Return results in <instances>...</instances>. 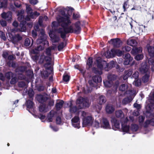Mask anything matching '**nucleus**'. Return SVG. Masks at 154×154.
<instances>
[{
  "mask_svg": "<svg viewBox=\"0 0 154 154\" xmlns=\"http://www.w3.org/2000/svg\"><path fill=\"white\" fill-rule=\"evenodd\" d=\"M57 22L54 21L52 22V26L53 29H56V28L58 25H61L62 28H59L57 30L58 33L61 34V37L64 38L66 37V33L74 32L78 34L81 31L80 22L78 21L74 24L70 26H68L71 23L70 19V14L62 15V16H58L57 17Z\"/></svg>",
  "mask_w": 154,
  "mask_h": 154,
  "instance_id": "f257e3e1",
  "label": "nucleus"
},
{
  "mask_svg": "<svg viewBox=\"0 0 154 154\" xmlns=\"http://www.w3.org/2000/svg\"><path fill=\"white\" fill-rule=\"evenodd\" d=\"M49 35L51 39L53 46L49 47L47 48L45 51V54L48 56L45 57L44 54H43L40 56L39 62L42 63L45 60L46 63L45 65V66L47 67L48 66L50 65L51 63V58L50 56L51 54V51L54 50L56 48V44L55 43L58 42L60 39V38L56 35H54L52 32H50L49 33Z\"/></svg>",
  "mask_w": 154,
  "mask_h": 154,
  "instance_id": "f03ea898",
  "label": "nucleus"
},
{
  "mask_svg": "<svg viewBox=\"0 0 154 154\" xmlns=\"http://www.w3.org/2000/svg\"><path fill=\"white\" fill-rule=\"evenodd\" d=\"M24 12V10L23 9L18 11L17 16L18 20L20 21V24L19 26L20 28H19L18 29L16 30V31H25L26 30V21L30 20V18H35L40 15V14L37 11H35L34 12H32L30 15L27 16L24 19L23 15Z\"/></svg>",
  "mask_w": 154,
  "mask_h": 154,
  "instance_id": "7ed1b4c3",
  "label": "nucleus"
},
{
  "mask_svg": "<svg viewBox=\"0 0 154 154\" xmlns=\"http://www.w3.org/2000/svg\"><path fill=\"white\" fill-rule=\"evenodd\" d=\"M146 103H148L146 107L147 110L146 115L147 117L151 118L154 116V91L152 97H149Z\"/></svg>",
  "mask_w": 154,
  "mask_h": 154,
  "instance_id": "20e7f679",
  "label": "nucleus"
},
{
  "mask_svg": "<svg viewBox=\"0 0 154 154\" xmlns=\"http://www.w3.org/2000/svg\"><path fill=\"white\" fill-rule=\"evenodd\" d=\"M149 68V66L145 63H142L139 68L140 71L141 73H146L143 76L142 79V81L144 83L147 82L149 80V75L148 72Z\"/></svg>",
  "mask_w": 154,
  "mask_h": 154,
  "instance_id": "39448f33",
  "label": "nucleus"
},
{
  "mask_svg": "<svg viewBox=\"0 0 154 154\" xmlns=\"http://www.w3.org/2000/svg\"><path fill=\"white\" fill-rule=\"evenodd\" d=\"M76 104L79 109H81L84 107H88L89 106L88 99L86 98H84L81 97L77 99Z\"/></svg>",
  "mask_w": 154,
  "mask_h": 154,
  "instance_id": "423d86ee",
  "label": "nucleus"
},
{
  "mask_svg": "<svg viewBox=\"0 0 154 154\" xmlns=\"http://www.w3.org/2000/svg\"><path fill=\"white\" fill-rule=\"evenodd\" d=\"M105 53L106 57L108 58L114 57L116 55L119 57L121 56L123 54L122 51L115 49H113L111 51H108Z\"/></svg>",
  "mask_w": 154,
  "mask_h": 154,
  "instance_id": "0eeeda50",
  "label": "nucleus"
},
{
  "mask_svg": "<svg viewBox=\"0 0 154 154\" xmlns=\"http://www.w3.org/2000/svg\"><path fill=\"white\" fill-rule=\"evenodd\" d=\"M47 36L45 34L44 31L42 29L40 31L39 37L37 40V44H42L45 45L48 44V42L46 40Z\"/></svg>",
  "mask_w": 154,
  "mask_h": 154,
  "instance_id": "6e6552de",
  "label": "nucleus"
},
{
  "mask_svg": "<svg viewBox=\"0 0 154 154\" xmlns=\"http://www.w3.org/2000/svg\"><path fill=\"white\" fill-rule=\"evenodd\" d=\"M136 91L134 90L127 91V94L130 95L129 97L124 98L122 101V103L124 104H126L131 101L134 97L136 94Z\"/></svg>",
  "mask_w": 154,
  "mask_h": 154,
  "instance_id": "1a4fd4ad",
  "label": "nucleus"
},
{
  "mask_svg": "<svg viewBox=\"0 0 154 154\" xmlns=\"http://www.w3.org/2000/svg\"><path fill=\"white\" fill-rule=\"evenodd\" d=\"M129 120L127 117H126L124 120L122 122V129L123 132L131 134L130 128L127 124Z\"/></svg>",
  "mask_w": 154,
  "mask_h": 154,
  "instance_id": "9d476101",
  "label": "nucleus"
},
{
  "mask_svg": "<svg viewBox=\"0 0 154 154\" xmlns=\"http://www.w3.org/2000/svg\"><path fill=\"white\" fill-rule=\"evenodd\" d=\"M100 127L105 129H111V126L108 120L105 118H103L100 120Z\"/></svg>",
  "mask_w": 154,
  "mask_h": 154,
  "instance_id": "9b49d317",
  "label": "nucleus"
},
{
  "mask_svg": "<svg viewBox=\"0 0 154 154\" xmlns=\"http://www.w3.org/2000/svg\"><path fill=\"white\" fill-rule=\"evenodd\" d=\"M115 75H109L108 76V80L103 81L104 85L106 87H111L113 84L112 80H114Z\"/></svg>",
  "mask_w": 154,
  "mask_h": 154,
  "instance_id": "f8f14e48",
  "label": "nucleus"
},
{
  "mask_svg": "<svg viewBox=\"0 0 154 154\" xmlns=\"http://www.w3.org/2000/svg\"><path fill=\"white\" fill-rule=\"evenodd\" d=\"M93 119L91 116H88L82 119V126L85 127L88 125H91L93 121Z\"/></svg>",
  "mask_w": 154,
  "mask_h": 154,
  "instance_id": "ddd939ff",
  "label": "nucleus"
},
{
  "mask_svg": "<svg viewBox=\"0 0 154 154\" xmlns=\"http://www.w3.org/2000/svg\"><path fill=\"white\" fill-rule=\"evenodd\" d=\"M72 125L75 128L79 129L80 127V121L79 116H75L71 119Z\"/></svg>",
  "mask_w": 154,
  "mask_h": 154,
  "instance_id": "4468645a",
  "label": "nucleus"
},
{
  "mask_svg": "<svg viewBox=\"0 0 154 154\" xmlns=\"http://www.w3.org/2000/svg\"><path fill=\"white\" fill-rule=\"evenodd\" d=\"M8 36L10 40L14 44H15L22 40V37L19 34H17L14 36L11 33H8Z\"/></svg>",
  "mask_w": 154,
  "mask_h": 154,
  "instance_id": "2eb2a0df",
  "label": "nucleus"
},
{
  "mask_svg": "<svg viewBox=\"0 0 154 154\" xmlns=\"http://www.w3.org/2000/svg\"><path fill=\"white\" fill-rule=\"evenodd\" d=\"M109 42L110 44H112L114 46L116 47H119L122 45L121 41L119 38L111 39Z\"/></svg>",
  "mask_w": 154,
  "mask_h": 154,
  "instance_id": "dca6fc26",
  "label": "nucleus"
},
{
  "mask_svg": "<svg viewBox=\"0 0 154 154\" xmlns=\"http://www.w3.org/2000/svg\"><path fill=\"white\" fill-rule=\"evenodd\" d=\"M111 122L112 124V128L114 130H117L120 129V124L119 122L116 119L113 118L112 119Z\"/></svg>",
  "mask_w": 154,
  "mask_h": 154,
  "instance_id": "f3484780",
  "label": "nucleus"
},
{
  "mask_svg": "<svg viewBox=\"0 0 154 154\" xmlns=\"http://www.w3.org/2000/svg\"><path fill=\"white\" fill-rule=\"evenodd\" d=\"M125 60L124 64L125 65H128L133 60V58L131 57L130 54L127 53L126 54L124 57Z\"/></svg>",
  "mask_w": 154,
  "mask_h": 154,
  "instance_id": "a211bd4d",
  "label": "nucleus"
},
{
  "mask_svg": "<svg viewBox=\"0 0 154 154\" xmlns=\"http://www.w3.org/2000/svg\"><path fill=\"white\" fill-rule=\"evenodd\" d=\"M95 64H96L98 69L100 70H101L103 69V64L100 57H99L97 58L96 60V62H95Z\"/></svg>",
  "mask_w": 154,
  "mask_h": 154,
  "instance_id": "6ab92c4d",
  "label": "nucleus"
},
{
  "mask_svg": "<svg viewBox=\"0 0 154 154\" xmlns=\"http://www.w3.org/2000/svg\"><path fill=\"white\" fill-rule=\"evenodd\" d=\"M66 105L70 107L69 111L71 113H75L77 110V108L76 106H74L72 107V104L71 102H69L66 103Z\"/></svg>",
  "mask_w": 154,
  "mask_h": 154,
  "instance_id": "aec40b11",
  "label": "nucleus"
},
{
  "mask_svg": "<svg viewBox=\"0 0 154 154\" xmlns=\"http://www.w3.org/2000/svg\"><path fill=\"white\" fill-rule=\"evenodd\" d=\"M39 111L42 112H45L48 110V109L47 105L45 104H42L39 107Z\"/></svg>",
  "mask_w": 154,
  "mask_h": 154,
  "instance_id": "412c9836",
  "label": "nucleus"
},
{
  "mask_svg": "<svg viewBox=\"0 0 154 154\" xmlns=\"http://www.w3.org/2000/svg\"><path fill=\"white\" fill-rule=\"evenodd\" d=\"M154 126V117L152 118L150 120H147L146 121L143 125V127L146 128L149 125Z\"/></svg>",
  "mask_w": 154,
  "mask_h": 154,
  "instance_id": "4be33fe9",
  "label": "nucleus"
},
{
  "mask_svg": "<svg viewBox=\"0 0 154 154\" xmlns=\"http://www.w3.org/2000/svg\"><path fill=\"white\" fill-rule=\"evenodd\" d=\"M119 89L122 91H125L128 90L126 91H131V90H129V87L127 84H122L120 85L119 87Z\"/></svg>",
  "mask_w": 154,
  "mask_h": 154,
  "instance_id": "5701e85b",
  "label": "nucleus"
},
{
  "mask_svg": "<svg viewBox=\"0 0 154 154\" xmlns=\"http://www.w3.org/2000/svg\"><path fill=\"white\" fill-rule=\"evenodd\" d=\"M2 17L8 20H10L11 18V14L10 12L3 13L2 14Z\"/></svg>",
  "mask_w": 154,
  "mask_h": 154,
  "instance_id": "b1692460",
  "label": "nucleus"
},
{
  "mask_svg": "<svg viewBox=\"0 0 154 154\" xmlns=\"http://www.w3.org/2000/svg\"><path fill=\"white\" fill-rule=\"evenodd\" d=\"M116 115L117 118H119L124 120V119H123L124 117V114L122 110H120L116 111Z\"/></svg>",
  "mask_w": 154,
  "mask_h": 154,
  "instance_id": "393cba45",
  "label": "nucleus"
},
{
  "mask_svg": "<svg viewBox=\"0 0 154 154\" xmlns=\"http://www.w3.org/2000/svg\"><path fill=\"white\" fill-rule=\"evenodd\" d=\"M106 110L108 113H111L114 110V108L113 106L110 104H107L106 107Z\"/></svg>",
  "mask_w": 154,
  "mask_h": 154,
  "instance_id": "a878e982",
  "label": "nucleus"
},
{
  "mask_svg": "<svg viewBox=\"0 0 154 154\" xmlns=\"http://www.w3.org/2000/svg\"><path fill=\"white\" fill-rule=\"evenodd\" d=\"M127 44L128 45L134 47L137 45V43L135 40L129 38L127 41Z\"/></svg>",
  "mask_w": 154,
  "mask_h": 154,
  "instance_id": "bb28decb",
  "label": "nucleus"
},
{
  "mask_svg": "<svg viewBox=\"0 0 154 154\" xmlns=\"http://www.w3.org/2000/svg\"><path fill=\"white\" fill-rule=\"evenodd\" d=\"M55 112L53 111H51L48 114L47 117V121L48 122H52L53 121V118L54 117L55 114Z\"/></svg>",
  "mask_w": 154,
  "mask_h": 154,
  "instance_id": "cd10ccee",
  "label": "nucleus"
},
{
  "mask_svg": "<svg viewBox=\"0 0 154 154\" xmlns=\"http://www.w3.org/2000/svg\"><path fill=\"white\" fill-rule=\"evenodd\" d=\"M142 51V49L141 48H134L132 49L131 51V53L135 55L137 53H141Z\"/></svg>",
  "mask_w": 154,
  "mask_h": 154,
  "instance_id": "c85d7f7f",
  "label": "nucleus"
},
{
  "mask_svg": "<svg viewBox=\"0 0 154 154\" xmlns=\"http://www.w3.org/2000/svg\"><path fill=\"white\" fill-rule=\"evenodd\" d=\"M44 49L43 46L39 45L36 47L34 49H32V52L34 54L37 53L39 51L43 50Z\"/></svg>",
  "mask_w": 154,
  "mask_h": 154,
  "instance_id": "c756f323",
  "label": "nucleus"
},
{
  "mask_svg": "<svg viewBox=\"0 0 154 154\" xmlns=\"http://www.w3.org/2000/svg\"><path fill=\"white\" fill-rule=\"evenodd\" d=\"M26 5V11L28 14L27 16H29L32 12V10L30 7V5L27 4H25Z\"/></svg>",
  "mask_w": 154,
  "mask_h": 154,
  "instance_id": "7c9ffc66",
  "label": "nucleus"
},
{
  "mask_svg": "<svg viewBox=\"0 0 154 154\" xmlns=\"http://www.w3.org/2000/svg\"><path fill=\"white\" fill-rule=\"evenodd\" d=\"M98 102L100 105H102L106 102L105 97L103 95L100 96L99 97L98 100Z\"/></svg>",
  "mask_w": 154,
  "mask_h": 154,
  "instance_id": "2f4dec72",
  "label": "nucleus"
},
{
  "mask_svg": "<svg viewBox=\"0 0 154 154\" xmlns=\"http://www.w3.org/2000/svg\"><path fill=\"white\" fill-rule=\"evenodd\" d=\"M132 70L131 69H129L128 70L126 71L123 77L124 79L125 80L128 77L131 76L132 74Z\"/></svg>",
  "mask_w": 154,
  "mask_h": 154,
  "instance_id": "473e14b6",
  "label": "nucleus"
},
{
  "mask_svg": "<svg viewBox=\"0 0 154 154\" xmlns=\"http://www.w3.org/2000/svg\"><path fill=\"white\" fill-rule=\"evenodd\" d=\"M36 98L40 103L44 102L46 101L47 99L46 98H45V97L41 95H38L36 97Z\"/></svg>",
  "mask_w": 154,
  "mask_h": 154,
  "instance_id": "72a5a7b5",
  "label": "nucleus"
},
{
  "mask_svg": "<svg viewBox=\"0 0 154 154\" xmlns=\"http://www.w3.org/2000/svg\"><path fill=\"white\" fill-rule=\"evenodd\" d=\"M64 102L63 100H58L57 101L56 106L57 110H59L63 106Z\"/></svg>",
  "mask_w": 154,
  "mask_h": 154,
  "instance_id": "f704fd0d",
  "label": "nucleus"
},
{
  "mask_svg": "<svg viewBox=\"0 0 154 154\" xmlns=\"http://www.w3.org/2000/svg\"><path fill=\"white\" fill-rule=\"evenodd\" d=\"M93 81L95 83L100 82L102 81V78L100 76L96 75L93 78Z\"/></svg>",
  "mask_w": 154,
  "mask_h": 154,
  "instance_id": "c9c22d12",
  "label": "nucleus"
},
{
  "mask_svg": "<svg viewBox=\"0 0 154 154\" xmlns=\"http://www.w3.org/2000/svg\"><path fill=\"white\" fill-rule=\"evenodd\" d=\"M138 126L136 124L131 125L130 127L131 131L132 132L136 131L138 129Z\"/></svg>",
  "mask_w": 154,
  "mask_h": 154,
  "instance_id": "e433bc0d",
  "label": "nucleus"
},
{
  "mask_svg": "<svg viewBox=\"0 0 154 154\" xmlns=\"http://www.w3.org/2000/svg\"><path fill=\"white\" fill-rule=\"evenodd\" d=\"M148 50L150 56L154 57V47L150 46L148 48Z\"/></svg>",
  "mask_w": 154,
  "mask_h": 154,
  "instance_id": "4c0bfd02",
  "label": "nucleus"
},
{
  "mask_svg": "<svg viewBox=\"0 0 154 154\" xmlns=\"http://www.w3.org/2000/svg\"><path fill=\"white\" fill-rule=\"evenodd\" d=\"M26 105L27 108L29 109H32L33 103L32 101L28 100L26 101Z\"/></svg>",
  "mask_w": 154,
  "mask_h": 154,
  "instance_id": "58836bf2",
  "label": "nucleus"
},
{
  "mask_svg": "<svg viewBox=\"0 0 154 154\" xmlns=\"http://www.w3.org/2000/svg\"><path fill=\"white\" fill-rule=\"evenodd\" d=\"M148 62L150 65L151 66V68L152 70H154V59L152 58H150L148 60Z\"/></svg>",
  "mask_w": 154,
  "mask_h": 154,
  "instance_id": "ea45409f",
  "label": "nucleus"
},
{
  "mask_svg": "<svg viewBox=\"0 0 154 154\" xmlns=\"http://www.w3.org/2000/svg\"><path fill=\"white\" fill-rule=\"evenodd\" d=\"M14 74H13L11 72H9L6 73L5 75V77L8 79H10L12 77H13L14 75Z\"/></svg>",
  "mask_w": 154,
  "mask_h": 154,
  "instance_id": "a19ab883",
  "label": "nucleus"
},
{
  "mask_svg": "<svg viewBox=\"0 0 154 154\" xmlns=\"http://www.w3.org/2000/svg\"><path fill=\"white\" fill-rule=\"evenodd\" d=\"M66 45V43L65 42H62L60 43L58 46V50L60 51L62 50Z\"/></svg>",
  "mask_w": 154,
  "mask_h": 154,
  "instance_id": "79ce46f5",
  "label": "nucleus"
},
{
  "mask_svg": "<svg viewBox=\"0 0 154 154\" xmlns=\"http://www.w3.org/2000/svg\"><path fill=\"white\" fill-rule=\"evenodd\" d=\"M93 62V60L92 58L90 57L88 59L87 61V64L89 68H90L92 66Z\"/></svg>",
  "mask_w": 154,
  "mask_h": 154,
  "instance_id": "37998d69",
  "label": "nucleus"
},
{
  "mask_svg": "<svg viewBox=\"0 0 154 154\" xmlns=\"http://www.w3.org/2000/svg\"><path fill=\"white\" fill-rule=\"evenodd\" d=\"M144 117L143 116H140L139 117V122L140 125H143L144 124H143V123L144 120Z\"/></svg>",
  "mask_w": 154,
  "mask_h": 154,
  "instance_id": "c03bdc74",
  "label": "nucleus"
},
{
  "mask_svg": "<svg viewBox=\"0 0 154 154\" xmlns=\"http://www.w3.org/2000/svg\"><path fill=\"white\" fill-rule=\"evenodd\" d=\"M133 85L136 86H138L141 84V82L140 80L135 79L133 82Z\"/></svg>",
  "mask_w": 154,
  "mask_h": 154,
  "instance_id": "a18cd8bd",
  "label": "nucleus"
},
{
  "mask_svg": "<svg viewBox=\"0 0 154 154\" xmlns=\"http://www.w3.org/2000/svg\"><path fill=\"white\" fill-rule=\"evenodd\" d=\"M143 56L142 54H137L135 57V59L137 60H139L143 59Z\"/></svg>",
  "mask_w": 154,
  "mask_h": 154,
  "instance_id": "49530a36",
  "label": "nucleus"
},
{
  "mask_svg": "<svg viewBox=\"0 0 154 154\" xmlns=\"http://www.w3.org/2000/svg\"><path fill=\"white\" fill-rule=\"evenodd\" d=\"M32 60L35 62H36L38 60H39H39L40 59V56L38 57L37 55H35L34 56H32Z\"/></svg>",
  "mask_w": 154,
  "mask_h": 154,
  "instance_id": "de8ad7c7",
  "label": "nucleus"
},
{
  "mask_svg": "<svg viewBox=\"0 0 154 154\" xmlns=\"http://www.w3.org/2000/svg\"><path fill=\"white\" fill-rule=\"evenodd\" d=\"M69 76L66 74L63 75V79L64 82H67L69 81Z\"/></svg>",
  "mask_w": 154,
  "mask_h": 154,
  "instance_id": "09e8293b",
  "label": "nucleus"
},
{
  "mask_svg": "<svg viewBox=\"0 0 154 154\" xmlns=\"http://www.w3.org/2000/svg\"><path fill=\"white\" fill-rule=\"evenodd\" d=\"M11 81L10 82L12 84H14L17 82V78L15 77V75L13 76V77H12Z\"/></svg>",
  "mask_w": 154,
  "mask_h": 154,
  "instance_id": "8fccbe9b",
  "label": "nucleus"
},
{
  "mask_svg": "<svg viewBox=\"0 0 154 154\" xmlns=\"http://www.w3.org/2000/svg\"><path fill=\"white\" fill-rule=\"evenodd\" d=\"M30 43V41L29 39L28 38H26L25 39V42L24 43V45L26 46H29Z\"/></svg>",
  "mask_w": 154,
  "mask_h": 154,
  "instance_id": "3c124183",
  "label": "nucleus"
},
{
  "mask_svg": "<svg viewBox=\"0 0 154 154\" xmlns=\"http://www.w3.org/2000/svg\"><path fill=\"white\" fill-rule=\"evenodd\" d=\"M93 126L96 128H98L100 127V124H99V122L97 121H95L93 124Z\"/></svg>",
  "mask_w": 154,
  "mask_h": 154,
  "instance_id": "603ef678",
  "label": "nucleus"
},
{
  "mask_svg": "<svg viewBox=\"0 0 154 154\" xmlns=\"http://www.w3.org/2000/svg\"><path fill=\"white\" fill-rule=\"evenodd\" d=\"M33 115L36 118H39L41 120L45 118V116L42 114H40L38 116H36L34 114H33Z\"/></svg>",
  "mask_w": 154,
  "mask_h": 154,
  "instance_id": "864d4df0",
  "label": "nucleus"
},
{
  "mask_svg": "<svg viewBox=\"0 0 154 154\" xmlns=\"http://www.w3.org/2000/svg\"><path fill=\"white\" fill-rule=\"evenodd\" d=\"M139 73L138 71H135L132 75L133 78H134L135 79H137L139 76Z\"/></svg>",
  "mask_w": 154,
  "mask_h": 154,
  "instance_id": "5fc2aeb1",
  "label": "nucleus"
},
{
  "mask_svg": "<svg viewBox=\"0 0 154 154\" xmlns=\"http://www.w3.org/2000/svg\"><path fill=\"white\" fill-rule=\"evenodd\" d=\"M0 36L1 38L4 41H5L6 39L5 34L2 31H0Z\"/></svg>",
  "mask_w": 154,
  "mask_h": 154,
  "instance_id": "6e6d98bb",
  "label": "nucleus"
},
{
  "mask_svg": "<svg viewBox=\"0 0 154 154\" xmlns=\"http://www.w3.org/2000/svg\"><path fill=\"white\" fill-rule=\"evenodd\" d=\"M80 113L81 114V116L83 117L82 119L88 116H89L88 114L85 112L82 111L80 112Z\"/></svg>",
  "mask_w": 154,
  "mask_h": 154,
  "instance_id": "4d7b16f0",
  "label": "nucleus"
},
{
  "mask_svg": "<svg viewBox=\"0 0 154 154\" xmlns=\"http://www.w3.org/2000/svg\"><path fill=\"white\" fill-rule=\"evenodd\" d=\"M50 127L51 129L54 131L56 132L58 130V128L52 125H50Z\"/></svg>",
  "mask_w": 154,
  "mask_h": 154,
  "instance_id": "13d9d810",
  "label": "nucleus"
},
{
  "mask_svg": "<svg viewBox=\"0 0 154 154\" xmlns=\"http://www.w3.org/2000/svg\"><path fill=\"white\" fill-rule=\"evenodd\" d=\"M14 4L16 7L19 8L21 6L20 3L19 1L14 0Z\"/></svg>",
  "mask_w": 154,
  "mask_h": 154,
  "instance_id": "bf43d9fd",
  "label": "nucleus"
},
{
  "mask_svg": "<svg viewBox=\"0 0 154 154\" xmlns=\"http://www.w3.org/2000/svg\"><path fill=\"white\" fill-rule=\"evenodd\" d=\"M56 121L57 124L60 125L62 123L61 119L60 117H57Z\"/></svg>",
  "mask_w": 154,
  "mask_h": 154,
  "instance_id": "052dcab7",
  "label": "nucleus"
},
{
  "mask_svg": "<svg viewBox=\"0 0 154 154\" xmlns=\"http://www.w3.org/2000/svg\"><path fill=\"white\" fill-rule=\"evenodd\" d=\"M34 92L32 89H30L28 91V94L29 97H32L33 96Z\"/></svg>",
  "mask_w": 154,
  "mask_h": 154,
  "instance_id": "680f3d73",
  "label": "nucleus"
},
{
  "mask_svg": "<svg viewBox=\"0 0 154 154\" xmlns=\"http://www.w3.org/2000/svg\"><path fill=\"white\" fill-rule=\"evenodd\" d=\"M26 85V84L23 81L19 82L18 83V86L20 87H23Z\"/></svg>",
  "mask_w": 154,
  "mask_h": 154,
  "instance_id": "e2e57ef3",
  "label": "nucleus"
},
{
  "mask_svg": "<svg viewBox=\"0 0 154 154\" xmlns=\"http://www.w3.org/2000/svg\"><path fill=\"white\" fill-rule=\"evenodd\" d=\"M123 51H129L131 50V48L128 46H125L123 48Z\"/></svg>",
  "mask_w": 154,
  "mask_h": 154,
  "instance_id": "0e129e2a",
  "label": "nucleus"
},
{
  "mask_svg": "<svg viewBox=\"0 0 154 154\" xmlns=\"http://www.w3.org/2000/svg\"><path fill=\"white\" fill-rule=\"evenodd\" d=\"M9 56V54L8 52L4 51L3 53V56L5 59H7Z\"/></svg>",
  "mask_w": 154,
  "mask_h": 154,
  "instance_id": "69168bd1",
  "label": "nucleus"
},
{
  "mask_svg": "<svg viewBox=\"0 0 154 154\" xmlns=\"http://www.w3.org/2000/svg\"><path fill=\"white\" fill-rule=\"evenodd\" d=\"M140 30V27L139 26H138L136 27L135 30H134L135 32L138 34L139 33Z\"/></svg>",
  "mask_w": 154,
  "mask_h": 154,
  "instance_id": "338daca9",
  "label": "nucleus"
},
{
  "mask_svg": "<svg viewBox=\"0 0 154 154\" xmlns=\"http://www.w3.org/2000/svg\"><path fill=\"white\" fill-rule=\"evenodd\" d=\"M29 3L32 5H36L38 2L37 0H29Z\"/></svg>",
  "mask_w": 154,
  "mask_h": 154,
  "instance_id": "774afa93",
  "label": "nucleus"
}]
</instances>
